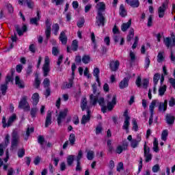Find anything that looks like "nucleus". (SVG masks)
<instances>
[{
    "instance_id": "obj_51",
    "label": "nucleus",
    "mask_w": 175,
    "mask_h": 175,
    "mask_svg": "<svg viewBox=\"0 0 175 175\" xmlns=\"http://www.w3.org/2000/svg\"><path fill=\"white\" fill-rule=\"evenodd\" d=\"M99 73H100V70L98 68H96L94 69L93 75L96 79H99Z\"/></svg>"
},
{
    "instance_id": "obj_48",
    "label": "nucleus",
    "mask_w": 175,
    "mask_h": 175,
    "mask_svg": "<svg viewBox=\"0 0 175 175\" xmlns=\"http://www.w3.org/2000/svg\"><path fill=\"white\" fill-rule=\"evenodd\" d=\"M40 79L39 78V77H36L34 81L35 88H39V87H40Z\"/></svg>"
},
{
    "instance_id": "obj_2",
    "label": "nucleus",
    "mask_w": 175,
    "mask_h": 175,
    "mask_svg": "<svg viewBox=\"0 0 175 175\" xmlns=\"http://www.w3.org/2000/svg\"><path fill=\"white\" fill-rule=\"evenodd\" d=\"M90 103L93 106H96V103H98L100 106H106L105 103V98L103 97L99 98L98 96H94V94L90 95Z\"/></svg>"
},
{
    "instance_id": "obj_64",
    "label": "nucleus",
    "mask_w": 175,
    "mask_h": 175,
    "mask_svg": "<svg viewBox=\"0 0 175 175\" xmlns=\"http://www.w3.org/2000/svg\"><path fill=\"white\" fill-rule=\"evenodd\" d=\"M169 83L171 84L172 87L175 89V77L174 78H170Z\"/></svg>"
},
{
    "instance_id": "obj_47",
    "label": "nucleus",
    "mask_w": 175,
    "mask_h": 175,
    "mask_svg": "<svg viewBox=\"0 0 175 175\" xmlns=\"http://www.w3.org/2000/svg\"><path fill=\"white\" fill-rule=\"evenodd\" d=\"M168 135H169V133H167V130H163L162 133H161L162 140H163L164 142H166Z\"/></svg>"
},
{
    "instance_id": "obj_8",
    "label": "nucleus",
    "mask_w": 175,
    "mask_h": 175,
    "mask_svg": "<svg viewBox=\"0 0 175 175\" xmlns=\"http://www.w3.org/2000/svg\"><path fill=\"white\" fill-rule=\"evenodd\" d=\"M169 3L167 1H165L161 6H160L158 9V14L160 18H162L165 16V12H166V9H167Z\"/></svg>"
},
{
    "instance_id": "obj_23",
    "label": "nucleus",
    "mask_w": 175,
    "mask_h": 175,
    "mask_svg": "<svg viewBox=\"0 0 175 175\" xmlns=\"http://www.w3.org/2000/svg\"><path fill=\"white\" fill-rule=\"evenodd\" d=\"M59 40H61L62 44H66L68 43V37L65 35V31H62L59 37Z\"/></svg>"
},
{
    "instance_id": "obj_14",
    "label": "nucleus",
    "mask_w": 175,
    "mask_h": 175,
    "mask_svg": "<svg viewBox=\"0 0 175 175\" xmlns=\"http://www.w3.org/2000/svg\"><path fill=\"white\" fill-rule=\"evenodd\" d=\"M128 142L127 141H124L122 146H118L116 148V152L118 154H121L122 151H126L128 150Z\"/></svg>"
},
{
    "instance_id": "obj_25",
    "label": "nucleus",
    "mask_w": 175,
    "mask_h": 175,
    "mask_svg": "<svg viewBox=\"0 0 175 175\" xmlns=\"http://www.w3.org/2000/svg\"><path fill=\"white\" fill-rule=\"evenodd\" d=\"M131 25H132V19H130L126 23H123L121 26V30L123 32H125L128 30Z\"/></svg>"
},
{
    "instance_id": "obj_54",
    "label": "nucleus",
    "mask_w": 175,
    "mask_h": 175,
    "mask_svg": "<svg viewBox=\"0 0 175 175\" xmlns=\"http://www.w3.org/2000/svg\"><path fill=\"white\" fill-rule=\"evenodd\" d=\"M24 155H25V150L23 148L19 149L18 150V158H23V157H24Z\"/></svg>"
},
{
    "instance_id": "obj_26",
    "label": "nucleus",
    "mask_w": 175,
    "mask_h": 175,
    "mask_svg": "<svg viewBox=\"0 0 175 175\" xmlns=\"http://www.w3.org/2000/svg\"><path fill=\"white\" fill-rule=\"evenodd\" d=\"M87 98L83 97L82 98V99L81 100V109L82 110V111H84V110H85V109H87Z\"/></svg>"
},
{
    "instance_id": "obj_34",
    "label": "nucleus",
    "mask_w": 175,
    "mask_h": 175,
    "mask_svg": "<svg viewBox=\"0 0 175 175\" xmlns=\"http://www.w3.org/2000/svg\"><path fill=\"white\" fill-rule=\"evenodd\" d=\"M38 111L39 109L37 107H33L30 109V116L31 118H35L38 116Z\"/></svg>"
},
{
    "instance_id": "obj_17",
    "label": "nucleus",
    "mask_w": 175,
    "mask_h": 175,
    "mask_svg": "<svg viewBox=\"0 0 175 175\" xmlns=\"http://www.w3.org/2000/svg\"><path fill=\"white\" fill-rule=\"evenodd\" d=\"M129 85V78L125 77L122 81H121L119 83V87L120 90H124V88H126Z\"/></svg>"
},
{
    "instance_id": "obj_53",
    "label": "nucleus",
    "mask_w": 175,
    "mask_h": 175,
    "mask_svg": "<svg viewBox=\"0 0 175 175\" xmlns=\"http://www.w3.org/2000/svg\"><path fill=\"white\" fill-rule=\"evenodd\" d=\"M150 64H151V61L150 60V57L146 56V57L145 59V68H146V69H148V68L150 67Z\"/></svg>"
},
{
    "instance_id": "obj_4",
    "label": "nucleus",
    "mask_w": 175,
    "mask_h": 175,
    "mask_svg": "<svg viewBox=\"0 0 175 175\" xmlns=\"http://www.w3.org/2000/svg\"><path fill=\"white\" fill-rule=\"evenodd\" d=\"M27 97L23 96L18 105L19 109H24L25 111H29L31 110V107H29V104L28 103V101L27 100Z\"/></svg>"
},
{
    "instance_id": "obj_27",
    "label": "nucleus",
    "mask_w": 175,
    "mask_h": 175,
    "mask_svg": "<svg viewBox=\"0 0 175 175\" xmlns=\"http://www.w3.org/2000/svg\"><path fill=\"white\" fill-rule=\"evenodd\" d=\"M32 103L33 106H36L38 103H39V94L38 93H34L32 96Z\"/></svg>"
},
{
    "instance_id": "obj_21",
    "label": "nucleus",
    "mask_w": 175,
    "mask_h": 175,
    "mask_svg": "<svg viewBox=\"0 0 175 175\" xmlns=\"http://www.w3.org/2000/svg\"><path fill=\"white\" fill-rule=\"evenodd\" d=\"M167 109V100H165L164 103H159V111H166Z\"/></svg>"
},
{
    "instance_id": "obj_59",
    "label": "nucleus",
    "mask_w": 175,
    "mask_h": 175,
    "mask_svg": "<svg viewBox=\"0 0 175 175\" xmlns=\"http://www.w3.org/2000/svg\"><path fill=\"white\" fill-rule=\"evenodd\" d=\"M92 90H93L94 96H98V95H99V92L96 93V91H97L96 83H94L92 85Z\"/></svg>"
},
{
    "instance_id": "obj_12",
    "label": "nucleus",
    "mask_w": 175,
    "mask_h": 175,
    "mask_svg": "<svg viewBox=\"0 0 175 175\" xmlns=\"http://www.w3.org/2000/svg\"><path fill=\"white\" fill-rule=\"evenodd\" d=\"M109 68L111 72H117L118 70V68H120V62L118 60L116 61H111L109 64Z\"/></svg>"
},
{
    "instance_id": "obj_10",
    "label": "nucleus",
    "mask_w": 175,
    "mask_h": 175,
    "mask_svg": "<svg viewBox=\"0 0 175 175\" xmlns=\"http://www.w3.org/2000/svg\"><path fill=\"white\" fill-rule=\"evenodd\" d=\"M124 122L123 124V129H125V131H128L129 128V120H131V117H129V115H128V111L126 110L124 113Z\"/></svg>"
},
{
    "instance_id": "obj_6",
    "label": "nucleus",
    "mask_w": 175,
    "mask_h": 175,
    "mask_svg": "<svg viewBox=\"0 0 175 175\" xmlns=\"http://www.w3.org/2000/svg\"><path fill=\"white\" fill-rule=\"evenodd\" d=\"M150 147L147 146V144L145 142L144 145V154L145 157V162L148 163L152 159V154L150 152Z\"/></svg>"
},
{
    "instance_id": "obj_58",
    "label": "nucleus",
    "mask_w": 175,
    "mask_h": 175,
    "mask_svg": "<svg viewBox=\"0 0 175 175\" xmlns=\"http://www.w3.org/2000/svg\"><path fill=\"white\" fill-rule=\"evenodd\" d=\"M130 59L131 62H135L136 61V55L132 51H130Z\"/></svg>"
},
{
    "instance_id": "obj_45",
    "label": "nucleus",
    "mask_w": 175,
    "mask_h": 175,
    "mask_svg": "<svg viewBox=\"0 0 175 175\" xmlns=\"http://www.w3.org/2000/svg\"><path fill=\"white\" fill-rule=\"evenodd\" d=\"M72 46L74 51H77V49H79V41H77V40H74L72 41Z\"/></svg>"
},
{
    "instance_id": "obj_9",
    "label": "nucleus",
    "mask_w": 175,
    "mask_h": 175,
    "mask_svg": "<svg viewBox=\"0 0 175 175\" xmlns=\"http://www.w3.org/2000/svg\"><path fill=\"white\" fill-rule=\"evenodd\" d=\"M66 116H68V109L66 108L64 111H61L57 116V124L58 125H61V122H62L63 120L66 118Z\"/></svg>"
},
{
    "instance_id": "obj_35",
    "label": "nucleus",
    "mask_w": 175,
    "mask_h": 175,
    "mask_svg": "<svg viewBox=\"0 0 175 175\" xmlns=\"http://www.w3.org/2000/svg\"><path fill=\"white\" fill-rule=\"evenodd\" d=\"M164 44H165L167 49H169V47H172L173 45L172 44V38L169 37L164 38Z\"/></svg>"
},
{
    "instance_id": "obj_29",
    "label": "nucleus",
    "mask_w": 175,
    "mask_h": 175,
    "mask_svg": "<svg viewBox=\"0 0 175 175\" xmlns=\"http://www.w3.org/2000/svg\"><path fill=\"white\" fill-rule=\"evenodd\" d=\"M33 131H35V129L33 127L29 128L28 127L26 131V134L24 136L25 140H28V137H29V135L31 133H33Z\"/></svg>"
},
{
    "instance_id": "obj_63",
    "label": "nucleus",
    "mask_w": 175,
    "mask_h": 175,
    "mask_svg": "<svg viewBox=\"0 0 175 175\" xmlns=\"http://www.w3.org/2000/svg\"><path fill=\"white\" fill-rule=\"evenodd\" d=\"M148 83H149V81L147 79H143V81H142L143 88L146 89L147 87H148Z\"/></svg>"
},
{
    "instance_id": "obj_28",
    "label": "nucleus",
    "mask_w": 175,
    "mask_h": 175,
    "mask_svg": "<svg viewBox=\"0 0 175 175\" xmlns=\"http://www.w3.org/2000/svg\"><path fill=\"white\" fill-rule=\"evenodd\" d=\"M16 120H17V116H16V114L14 113L8 119V128H9V126H10Z\"/></svg>"
},
{
    "instance_id": "obj_20",
    "label": "nucleus",
    "mask_w": 175,
    "mask_h": 175,
    "mask_svg": "<svg viewBox=\"0 0 175 175\" xmlns=\"http://www.w3.org/2000/svg\"><path fill=\"white\" fill-rule=\"evenodd\" d=\"M96 9H97L98 13H102V12L106 10V4L104 2H99L96 4Z\"/></svg>"
},
{
    "instance_id": "obj_19",
    "label": "nucleus",
    "mask_w": 175,
    "mask_h": 175,
    "mask_svg": "<svg viewBox=\"0 0 175 175\" xmlns=\"http://www.w3.org/2000/svg\"><path fill=\"white\" fill-rule=\"evenodd\" d=\"M15 84L18 85V88H25L24 81L21 80L18 76L15 77Z\"/></svg>"
},
{
    "instance_id": "obj_31",
    "label": "nucleus",
    "mask_w": 175,
    "mask_h": 175,
    "mask_svg": "<svg viewBox=\"0 0 175 175\" xmlns=\"http://www.w3.org/2000/svg\"><path fill=\"white\" fill-rule=\"evenodd\" d=\"M119 13L121 17H126V10H125V7L124 6V4L120 5Z\"/></svg>"
},
{
    "instance_id": "obj_61",
    "label": "nucleus",
    "mask_w": 175,
    "mask_h": 175,
    "mask_svg": "<svg viewBox=\"0 0 175 175\" xmlns=\"http://www.w3.org/2000/svg\"><path fill=\"white\" fill-rule=\"evenodd\" d=\"M46 29H51V21L49 18H47L45 21Z\"/></svg>"
},
{
    "instance_id": "obj_38",
    "label": "nucleus",
    "mask_w": 175,
    "mask_h": 175,
    "mask_svg": "<svg viewBox=\"0 0 175 175\" xmlns=\"http://www.w3.org/2000/svg\"><path fill=\"white\" fill-rule=\"evenodd\" d=\"M0 90L1 91L2 95H6V91H8V84L3 83L0 85Z\"/></svg>"
},
{
    "instance_id": "obj_39",
    "label": "nucleus",
    "mask_w": 175,
    "mask_h": 175,
    "mask_svg": "<svg viewBox=\"0 0 175 175\" xmlns=\"http://www.w3.org/2000/svg\"><path fill=\"white\" fill-rule=\"evenodd\" d=\"M111 143H112L111 139H108L107 142V146L108 147V151H109V152H110V154H112L113 151L114 150V148L111 145Z\"/></svg>"
},
{
    "instance_id": "obj_57",
    "label": "nucleus",
    "mask_w": 175,
    "mask_h": 175,
    "mask_svg": "<svg viewBox=\"0 0 175 175\" xmlns=\"http://www.w3.org/2000/svg\"><path fill=\"white\" fill-rule=\"evenodd\" d=\"M131 146L133 148H136L139 146V143L136 139H133L131 142Z\"/></svg>"
},
{
    "instance_id": "obj_1",
    "label": "nucleus",
    "mask_w": 175,
    "mask_h": 175,
    "mask_svg": "<svg viewBox=\"0 0 175 175\" xmlns=\"http://www.w3.org/2000/svg\"><path fill=\"white\" fill-rule=\"evenodd\" d=\"M108 99L107 100V105H103L101 106V111L103 113H106L107 111V109L109 111H111L113 109H114V106L117 105V95H113L112 97L111 101H110V98H111V94H108L107 95Z\"/></svg>"
},
{
    "instance_id": "obj_3",
    "label": "nucleus",
    "mask_w": 175,
    "mask_h": 175,
    "mask_svg": "<svg viewBox=\"0 0 175 175\" xmlns=\"http://www.w3.org/2000/svg\"><path fill=\"white\" fill-rule=\"evenodd\" d=\"M20 143V136L16 132L12 133L11 140V150H16Z\"/></svg>"
},
{
    "instance_id": "obj_33",
    "label": "nucleus",
    "mask_w": 175,
    "mask_h": 175,
    "mask_svg": "<svg viewBox=\"0 0 175 175\" xmlns=\"http://www.w3.org/2000/svg\"><path fill=\"white\" fill-rule=\"evenodd\" d=\"M52 31L55 36L58 35V31H59V25L55 23L52 26Z\"/></svg>"
},
{
    "instance_id": "obj_22",
    "label": "nucleus",
    "mask_w": 175,
    "mask_h": 175,
    "mask_svg": "<svg viewBox=\"0 0 175 175\" xmlns=\"http://www.w3.org/2000/svg\"><path fill=\"white\" fill-rule=\"evenodd\" d=\"M174 120L175 118L174 116L170 115V114H167L165 116V121L168 125H173L174 124Z\"/></svg>"
},
{
    "instance_id": "obj_52",
    "label": "nucleus",
    "mask_w": 175,
    "mask_h": 175,
    "mask_svg": "<svg viewBox=\"0 0 175 175\" xmlns=\"http://www.w3.org/2000/svg\"><path fill=\"white\" fill-rule=\"evenodd\" d=\"M84 23H85V21L83 18H81L80 21L77 23V25L79 28H83Z\"/></svg>"
},
{
    "instance_id": "obj_13",
    "label": "nucleus",
    "mask_w": 175,
    "mask_h": 175,
    "mask_svg": "<svg viewBox=\"0 0 175 175\" xmlns=\"http://www.w3.org/2000/svg\"><path fill=\"white\" fill-rule=\"evenodd\" d=\"M15 29L18 35V36H23L24 35V32H27L28 28L27 27L26 25H24L22 27V29H20V26L18 25H14Z\"/></svg>"
},
{
    "instance_id": "obj_16",
    "label": "nucleus",
    "mask_w": 175,
    "mask_h": 175,
    "mask_svg": "<svg viewBox=\"0 0 175 175\" xmlns=\"http://www.w3.org/2000/svg\"><path fill=\"white\" fill-rule=\"evenodd\" d=\"M113 39L115 43H118L120 40V46H124V43H125L124 38H122L120 34H113Z\"/></svg>"
},
{
    "instance_id": "obj_5",
    "label": "nucleus",
    "mask_w": 175,
    "mask_h": 175,
    "mask_svg": "<svg viewBox=\"0 0 175 175\" xmlns=\"http://www.w3.org/2000/svg\"><path fill=\"white\" fill-rule=\"evenodd\" d=\"M44 77H47L50 72V58L49 56L45 57L44 64L42 67Z\"/></svg>"
},
{
    "instance_id": "obj_24",
    "label": "nucleus",
    "mask_w": 175,
    "mask_h": 175,
    "mask_svg": "<svg viewBox=\"0 0 175 175\" xmlns=\"http://www.w3.org/2000/svg\"><path fill=\"white\" fill-rule=\"evenodd\" d=\"M157 103H159V101L158 100H153L150 106H149V110L150 112V114H154V109H155V107L157 106Z\"/></svg>"
},
{
    "instance_id": "obj_37",
    "label": "nucleus",
    "mask_w": 175,
    "mask_h": 175,
    "mask_svg": "<svg viewBox=\"0 0 175 175\" xmlns=\"http://www.w3.org/2000/svg\"><path fill=\"white\" fill-rule=\"evenodd\" d=\"M135 36V30L133 29H130L129 35L127 36L126 40L127 42H131L133 38Z\"/></svg>"
},
{
    "instance_id": "obj_42",
    "label": "nucleus",
    "mask_w": 175,
    "mask_h": 175,
    "mask_svg": "<svg viewBox=\"0 0 175 175\" xmlns=\"http://www.w3.org/2000/svg\"><path fill=\"white\" fill-rule=\"evenodd\" d=\"M165 92H166V85H165L159 88V95L160 96H163V95H165Z\"/></svg>"
},
{
    "instance_id": "obj_56",
    "label": "nucleus",
    "mask_w": 175,
    "mask_h": 175,
    "mask_svg": "<svg viewBox=\"0 0 175 175\" xmlns=\"http://www.w3.org/2000/svg\"><path fill=\"white\" fill-rule=\"evenodd\" d=\"M10 81L11 83L13 82V77L12 75H7L5 83L8 85Z\"/></svg>"
},
{
    "instance_id": "obj_46",
    "label": "nucleus",
    "mask_w": 175,
    "mask_h": 175,
    "mask_svg": "<svg viewBox=\"0 0 175 175\" xmlns=\"http://www.w3.org/2000/svg\"><path fill=\"white\" fill-rule=\"evenodd\" d=\"M73 79H75V77H72V79L68 80V83L66 82L65 88H72L73 85Z\"/></svg>"
},
{
    "instance_id": "obj_43",
    "label": "nucleus",
    "mask_w": 175,
    "mask_h": 175,
    "mask_svg": "<svg viewBox=\"0 0 175 175\" xmlns=\"http://www.w3.org/2000/svg\"><path fill=\"white\" fill-rule=\"evenodd\" d=\"M164 52H159L157 55V62L161 64L165 59V57H163Z\"/></svg>"
},
{
    "instance_id": "obj_15",
    "label": "nucleus",
    "mask_w": 175,
    "mask_h": 175,
    "mask_svg": "<svg viewBox=\"0 0 175 175\" xmlns=\"http://www.w3.org/2000/svg\"><path fill=\"white\" fill-rule=\"evenodd\" d=\"M38 21H40V11L39 10L37 11L36 17L30 19V24L32 25H39Z\"/></svg>"
},
{
    "instance_id": "obj_49",
    "label": "nucleus",
    "mask_w": 175,
    "mask_h": 175,
    "mask_svg": "<svg viewBox=\"0 0 175 175\" xmlns=\"http://www.w3.org/2000/svg\"><path fill=\"white\" fill-rule=\"evenodd\" d=\"M43 84L44 88H50V79L49 78H45L43 81Z\"/></svg>"
},
{
    "instance_id": "obj_44",
    "label": "nucleus",
    "mask_w": 175,
    "mask_h": 175,
    "mask_svg": "<svg viewBox=\"0 0 175 175\" xmlns=\"http://www.w3.org/2000/svg\"><path fill=\"white\" fill-rule=\"evenodd\" d=\"M44 137H43V135H39L38 138V142L39 144H40L42 148H44V146H43V143H44Z\"/></svg>"
},
{
    "instance_id": "obj_7",
    "label": "nucleus",
    "mask_w": 175,
    "mask_h": 175,
    "mask_svg": "<svg viewBox=\"0 0 175 175\" xmlns=\"http://www.w3.org/2000/svg\"><path fill=\"white\" fill-rule=\"evenodd\" d=\"M106 21V18L103 16V14L102 12H98L97 16L96 17V25L97 27H102L105 26V21Z\"/></svg>"
},
{
    "instance_id": "obj_32",
    "label": "nucleus",
    "mask_w": 175,
    "mask_h": 175,
    "mask_svg": "<svg viewBox=\"0 0 175 175\" xmlns=\"http://www.w3.org/2000/svg\"><path fill=\"white\" fill-rule=\"evenodd\" d=\"M75 162V155H68L67 157V165L68 166H72Z\"/></svg>"
},
{
    "instance_id": "obj_41",
    "label": "nucleus",
    "mask_w": 175,
    "mask_h": 175,
    "mask_svg": "<svg viewBox=\"0 0 175 175\" xmlns=\"http://www.w3.org/2000/svg\"><path fill=\"white\" fill-rule=\"evenodd\" d=\"M91 60V57L88 55H84L82 57V62L83 64H90V61Z\"/></svg>"
},
{
    "instance_id": "obj_11",
    "label": "nucleus",
    "mask_w": 175,
    "mask_h": 175,
    "mask_svg": "<svg viewBox=\"0 0 175 175\" xmlns=\"http://www.w3.org/2000/svg\"><path fill=\"white\" fill-rule=\"evenodd\" d=\"M91 120V110L87 109V115H83L82 116L81 124L82 125H85L87 122H90V120Z\"/></svg>"
},
{
    "instance_id": "obj_18",
    "label": "nucleus",
    "mask_w": 175,
    "mask_h": 175,
    "mask_svg": "<svg viewBox=\"0 0 175 175\" xmlns=\"http://www.w3.org/2000/svg\"><path fill=\"white\" fill-rule=\"evenodd\" d=\"M53 122L52 121V116H51V111H48L46 113V118L45 120V128H49L50 126V124Z\"/></svg>"
},
{
    "instance_id": "obj_55",
    "label": "nucleus",
    "mask_w": 175,
    "mask_h": 175,
    "mask_svg": "<svg viewBox=\"0 0 175 175\" xmlns=\"http://www.w3.org/2000/svg\"><path fill=\"white\" fill-rule=\"evenodd\" d=\"M52 54L54 55L55 56H57L58 55V54H59V49H58V47L53 46L52 48Z\"/></svg>"
},
{
    "instance_id": "obj_30",
    "label": "nucleus",
    "mask_w": 175,
    "mask_h": 175,
    "mask_svg": "<svg viewBox=\"0 0 175 175\" xmlns=\"http://www.w3.org/2000/svg\"><path fill=\"white\" fill-rule=\"evenodd\" d=\"M127 3L132 8H139V5H140L139 0H131Z\"/></svg>"
},
{
    "instance_id": "obj_62",
    "label": "nucleus",
    "mask_w": 175,
    "mask_h": 175,
    "mask_svg": "<svg viewBox=\"0 0 175 175\" xmlns=\"http://www.w3.org/2000/svg\"><path fill=\"white\" fill-rule=\"evenodd\" d=\"M45 35L46 39H50V36H51V29H46Z\"/></svg>"
},
{
    "instance_id": "obj_60",
    "label": "nucleus",
    "mask_w": 175,
    "mask_h": 175,
    "mask_svg": "<svg viewBox=\"0 0 175 175\" xmlns=\"http://www.w3.org/2000/svg\"><path fill=\"white\" fill-rule=\"evenodd\" d=\"M83 158V151L79 150L78 152V155L77 157V162H81V159Z\"/></svg>"
},
{
    "instance_id": "obj_40",
    "label": "nucleus",
    "mask_w": 175,
    "mask_h": 175,
    "mask_svg": "<svg viewBox=\"0 0 175 175\" xmlns=\"http://www.w3.org/2000/svg\"><path fill=\"white\" fill-rule=\"evenodd\" d=\"M69 142L71 146H75V142H76V135L74 133H71L69 137Z\"/></svg>"
},
{
    "instance_id": "obj_36",
    "label": "nucleus",
    "mask_w": 175,
    "mask_h": 175,
    "mask_svg": "<svg viewBox=\"0 0 175 175\" xmlns=\"http://www.w3.org/2000/svg\"><path fill=\"white\" fill-rule=\"evenodd\" d=\"M87 159H88V161H92V159H94V158H95V153L94 152L93 150H88L87 152Z\"/></svg>"
},
{
    "instance_id": "obj_50",
    "label": "nucleus",
    "mask_w": 175,
    "mask_h": 175,
    "mask_svg": "<svg viewBox=\"0 0 175 175\" xmlns=\"http://www.w3.org/2000/svg\"><path fill=\"white\" fill-rule=\"evenodd\" d=\"M159 77H161V75L158 73L154 75L153 81H154V85H157L158 84V81H159Z\"/></svg>"
}]
</instances>
